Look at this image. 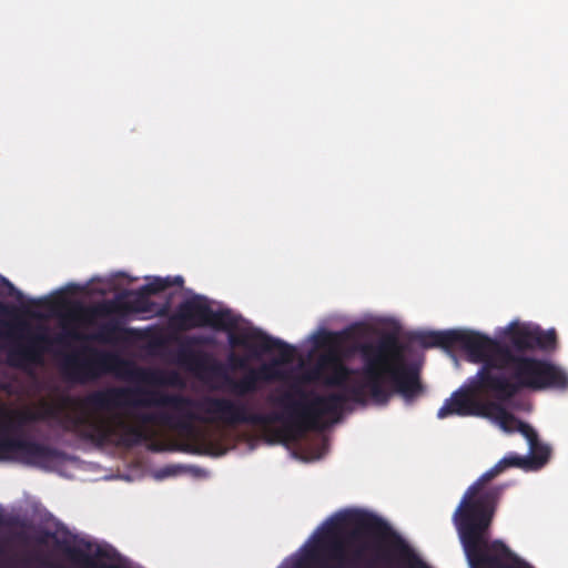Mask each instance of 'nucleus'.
I'll list each match as a JSON object with an SVG mask.
<instances>
[{"instance_id":"14","label":"nucleus","mask_w":568,"mask_h":568,"mask_svg":"<svg viewBox=\"0 0 568 568\" xmlns=\"http://www.w3.org/2000/svg\"><path fill=\"white\" fill-rule=\"evenodd\" d=\"M509 400L510 399L500 400L497 398H495V400H487L484 409L485 415L481 417L493 420L506 433H514L516 432L520 419L506 409L505 403H508Z\"/></svg>"},{"instance_id":"22","label":"nucleus","mask_w":568,"mask_h":568,"mask_svg":"<svg viewBox=\"0 0 568 568\" xmlns=\"http://www.w3.org/2000/svg\"><path fill=\"white\" fill-rule=\"evenodd\" d=\"M50 540H54L55 545L63 550V552L67 555L65 549H68L70 546L65 541H61L57 538V534L48 530V529H41L38 531V534L34 536V541L38 545H47Z\"/></svg>"},{"instance_id":"19","label":"nucleus","mask_w":568,"mask_h":568,"mask_svg":"<svg viewBox=\"0 0 568 568\" xmlns=\"http://www.w3.org/2000/svg\"><path fill=\"white\" fill-rule=\"evenodd\" d=\"M119 321L112 320L101 325L94 338L100 343H114L121 338L123 333H130Z\"/></svg>"},{"instance_id":"9","label":"nucleus","mask_w":568,"mask_h":568,"mask_svg":"<svg viewBox=\"0 0 568 568\" xmlns=\"http://www.w3.org/2000/svg\"><path fill=\"white\" fill-rule=\"evenodd\" d=\"M165 403L178 408L191 406L197 414L202 413L201 422L220 423L225 426L255 425L268 426L277 423L282 415L275 412L260 413L252 409L247 402L225 396H204L195 399L189 396L166 397Z\"/></svg>"},{"instance_id":"15","label":"nucleus","mask_w":568,"mask_h":568,"mask_svg":"<svg viewBox=\"0 0 568 568\" xmlns=\"http://www.w3.org/2000/svg\"><path fill=\"white\" fill-rule=\"evenodd\" d=\"M152 306L153 303L150 301L149 295L140 287L136 291L129 292V298L115 304L112 311L122 315L140 314L151 312Z\"/></svg>"},{"instance_id":"11","label":"nucleus","mask_w":568,"mask_h":568,"mask_svg":"<svg viewBox=\"0 0 568 568\" xmlns=\"http://www.w3.org/2000/svg\"><path fill=\"white\" fill-rule=\"evenodd\" d=\"M128 363L116 353L97 348L63 356L61 372L71 383L84 385L108 374L120 373Z\"/></svg>"},{"instance_id":"2","label":"nucleus","mask_w":568,"mask_h":568,"mask_svg":"<svg viewBox=\"0 0 568 568\" xmlns=\"http://www.w3.org/2000/svg\"><path fill=\"white\" fill-rule=\"evenodd\" d=\"M347 337L345 331H324L315 337L316 346L326 348L322 364H328L331 371L323 384L341 389L336 394L345 397V404H364L368 395L375 404L386 405L393 394L412 403L422 395L424 387L419 372L406 363V345L395 334L387 333L374 342L356 346L363 363L361 371L343 362L342 346Z\"/></svg>"},{"instance_id":"26","label":"nucleus","mask_w":568,"mask_h":568,"mask_svg":"<svg viewBox=\"0 0 568 568\" xmlns=\"http://www.w3.org/2000/svg\"><path fill=\"white\" fill-rule=\"evenodd\" d=\"M36 561L39 564L38 568H67L61 564L53 562L43 557H36Z\"/></svg>"},{"instance_id":"25","label":"nucleus","mask_w":568,"mask_h":568,"mask_svg":"<svg viewBox=\"0 0 568 568\" xmlns=\"http://www.w3.org/2000/svg\"><path fill=\"white\" fill-rule=\"evenodd\" d=\"M1 282L8 288V294L10 296H13L19 301L22 300V297H23L22 293L19 290H17L10 281H8L6 277H2Z\"/></svg>"},{"instance_id":"21","label":"nucleus","mask_w":568,"mask_h":568,"mask_svg":"<svg viewBox=\"0 0 568 568\" xmlns=\"http://www.w3.org/2000/svg\"><path fill=\"white\" fill-rule=\"evenodd\" d=\"M328 368V364H322V356L318 358L317 364L312 369L304 373L302 376L295 378L293 383L308 384L314 382H323L325 378L324 371Z\"/></svg>"},{"instance_id":"8","label":"nucleus","mask_w":568,"mask_h":568,"mask_svg":"<svg viewBox=\"0 0 568 568\" xmlns=\"http://www.w3.org/2000/svg\"><path fill=\"white\" fill-rule=\"evenodd\" d=\"M271 402L282 409L276 412L282 415L277 423H284L290 428L304 433L322 429L325 416L338 418L345 397L339 394L320 395L305 390L297 383H292L287 390L272 398Z\"/></svg>"},{"instance_id":"6","label":"nucleus","mask_w":568,"mask_h":568,"mask_svg":"<svg viewBox=\"0 0 568 568\" xmlns=\"http://www.w3.org/2000/svg\"><path fill=\"white\" fill-rule=\"evenodd\" d=\"M183 396L182 394H166L149 390L141 387H106L93 390L81 398L79 405L87 408L94 417L113 419L122 418L128 425L139 427L143 438L131 446L118 444L114 440L98 443L113 444L131 448L145 440L149 435L144 425H162L184 433H191L196 420H202L201 414L192 410L191 406L178 408L165 403L166 397Z\"/></svg>"},{"instance_id":"1","label":"nucleus","mask_w":568,"mask_h":568,"mask_svg":"<svg viewBox=\"0 0 568 568\" xmlns=\"http://www.w3.org/2000/svg\"><path fill=\"white\" fill-rule=\"evenodd\" d=\"M556 347L557 334L554 328L544 331L529 324H509L506 328V344L499 346L504 355L488 352L485 359L479 362L483 366L469 386L455 390L438 409L437 417H481L487 400L477 397L480 392L508 400L523 389L567 390L568 372L564 367L548 359L524 355L536 349L551 352Z\"/></svg>"},{"instance_id":"29","label":"nucleus","mask_w":568,"mask_h":568,"mask_svg":"<svg viewBox=\"0 0 568 568\" xmlns=\"http://www.w3.org/2000/svg\"><path fill=\"white\" fill-rule=\"evenodd\" d=\"M10 312V308L9 306H7L6 304H3L2 302H0V313H9Z\"/></svg>"},{"instance_id":"4","label":"nucleus","mask_w":568,"mask_h":568,"mask_svg":"<svg viewBox=\"0 0 568 568\" xmlns=\"http://www.w3.org/2000/svg\"><path fill=\"white\" fill-rule=\"evenodd\" d=\"M530 457L509 454L485 471L465 491L453 514L463 550L470 568H531L503 541L491 540L490 526L496 506L508 485L488 483L509 467L541 468L550 457V448L539 439L529 445Z\"/></svg>"},{"instance_id":"27","label":"nucleus","mask_w":568,"mask_h":568,"mask_svg":"<svg viewBox=\"0 0 568 568\" xmlns=\"http://www.w3.org/2000/svg\"><path fill=\"white\" fill-rule=\"evenodd\" d=\"M178 471H176V467L175 466H166L164 467L163 469H161L159 473H158V478H164V477H168V476H173L175 475Z\"/></svg>"},{"instance_id":"31","label":"nucleus","mask_w":568,"mask_h":568,"mask_svg":"<svg viewBox=\"0 0 568 568\" xmlns=\"http://www.w3.org/2000/svg\"><path fill=\"white\" fill-rule=\"evenodd\" d=\"M19 327H20V328H26V327H27V325L21 324Z\"/></svg>"},{"instance_id":"7","label":"nucleus","mask_w":568,"mask_h":568,"mask_svg":"<svg viewBox=\"0 0 568 568\" xmlns=\"http://www.w3.org/2000/svg\"><path fill=\"white\" fill-rule=\"evenodd\" d=\"M200 344H202V338L197 336L181 339L176 352L178 363L201 378L209 375L222 378L223 388L235 396L251 395L260 389V383L282 381L286 377L283 371L277 368V362L272 361L257 368H250L244 376L235 379L227 374L225 366L211 354L192 348Z\"/></svg>"},{"instance_id":"5","label":"nucleus","mask_w":568,"mask_h":568,"mask_svg":"<svg viewBox=\"0 0 568 568\" xmlns=\"http://www.w3.org/2000/svg\"><path fill=\"white\" fill-rule=\"evenodd\" d=\"M80 399L65 397L61 405H44L42 409H22L0 420V460L18 462L28 466L49 467L62 457V453L51 446L21 437L10 436L31 423L52 420L65 433H72L93 443L114 440L131 446L140 442L142 430L128 425L122 418L105 419L94 417L82 408Z\"/></svg>"},{"instance_id":"30","label":"nucleus","mask_w":568,"mask_h":568,"mask_svg":"<svg viewBox=\"0 0 568 568\" xmlns=\"http://www.w3.org/2000/svg\"><path fill=\"white\" fill-rule=\"evenodd\" d=\"M17 538H18V539H20V540H22V541H26V540H27V537H26V535H24L23 532H18V534H17Z\"/></svg>"},{"instance_id":"12","label":"nucleus","mask_w":568,"mask_h":568,"mask_svg":"<svg viewBox=\"0 0 568 568\" xmlns=\"http://www.w3.org/2000/svg\"><path fill=\"white\" fill-rule=\"evenodd\" d=\"M173 320L182 329L210 326L220 331H229L236 328L241 317L229 308L214 311L205 298L194 296L179 305Z\"/></svg>"},{"instance_id":"24","label":"nucleus","mask_w":568,"mask_h":568,"mask_svg":"<svg viewBox=\"0 0 568 568\" xmlns=\"http://www.w3.org/2000/svg\"><path fill=\"white\" fill-rule=\"evenodd\" d=\"M229 363L234 369H245L247 367V357L232 353L229 356Z\"/></svg>"},{"instance_id":"28","label":"nucleus","mask_w":568,"mask_h":568,"mask_svg":"<svg viewBox=\"0 0 568 568\" xmlns=\"http://www.w3.org/2000/svg\"><path fill=\"white\" fill-rule=\"evenodd\" d=\"M0 568H17L16 560L13 558H10L6 562H3Z\"/></svg>"},{"instance_id":"16","label":"nucleus","mask_w":568,"mask_h":568,"mask_svg":"<svg viewBox=\"0 0 568 568\" xmlns=\"http://www.w3.org/2000/svg\"><path fill=\"white\" fill-rule=\"evenodd\" d=\"M235 328L229 329V343L232 347H243L247 349L253 357L260 356V343L264 332L258 328L234 333Z\"/></svg>"},{"instance_id":"20","label":"nucleus","mask_w":568,"mask_h":568,"mask_svg":"<svg viewBox=\"0 0 568 568\" xmlns=\"http://www.w3.org/2000/svg\"><path fill=\"white\" fill-rule=\"evenodd\" d=\"M183 277L182 276H175V277H154L152 281L148 282L145 285L141 286L146 294L155 295L159 293L164 292L166 288L171 286H182L183 284Z\"/></svg>"},{"instance_id":"18","label":"nucleus","mask_w":568,"mask_h":568,"mask_svg":"<svg viewBox=\"0 0 568 568\" xmlns=\"http://www.w3.org/2000/svg\"><path fill=\"white\" fill-rule=\"evenodd\" d=\"M65 552L67 557L80 568H119L114 565L98 562L94 557L78 547H69Z\"/></svg>"},{"instance_id":"13","label":"nucleus","mask_w":568,"mask_h":568,"mask_svg":"<svg viewBox=\"0 0 568 568\" xmlns=\"http://www.w3.org/2000/svg\"><path fill=\"white\" fill-rule=\"evenodd\" d=\"M81 339L82 336L75 331H67L63 335L52 338L48 335L47 328L40 327L30 332L26 344L17 345L8 352V363L12 367L26 369L30 365L42 363L44 352L54 343L64 344L65 338Z\"/></svg>"},{"instance_id":"17","label":"nucleus","mask_w":568,"mask_h":568,"mask_svg":"<svg viewBox=\"0 0 568 568\" xmlns=\"http://www.w3.org/2000/svg\"><path fill=\"white\" fill-rule=\"evenodd\" d=\"M273 351H276L278 354V358L275 359L277 362V366L282 363H291L294 359L296 352L294 346L264 333L260 343V355L263 353H271Z\"/></svg>"},{"instance_id":"3","label":"nucleus","mask_w":568,"mask_h":568,"mask_svg":"<svg viewBox=\"0 0 568 568\" xmlns=\"http://www.w3.org/2000/svg\"><path fill=\"white\" fill-rule=\"evenodd\" d=\"M364 564V568H429L414 547L383 518L349 510L327 521L302 562L311 568Z\"/></svg>"},{"instance_id":"23","label":"nucleus","mask_w":568,"mask_h":568,"mask_svg":"<svg viewBox=\"0 0 568 568\" xmlns=\"http://www.w3.org/2000/svg\"><path fill=\"white\" fill-rule=\"evenodd\" d=\"M516 432L520 433L528 440L529 445L538 439L536 430L529 424L521 420Z\"/></svg>"},{"instance_id":"10","label":"nucleus","mask_w":568,"mask_h":568,"mask_svg":"<svg viewBox=\"0 0 568 568\" xmlns=\"http://www.w3.org/2000/svg\"><path fill=\"white\" fill-rule=\"evenodd\" d=\"M410 341L418 345L429 347L452 348L459 346L474 364L484 361L488 352L495 351L504 355L499 346L506 344V331L500 339L491 338L478 332L465 329H448L442 332H416L410 335Z\"/></svg>"}]
</instances>
